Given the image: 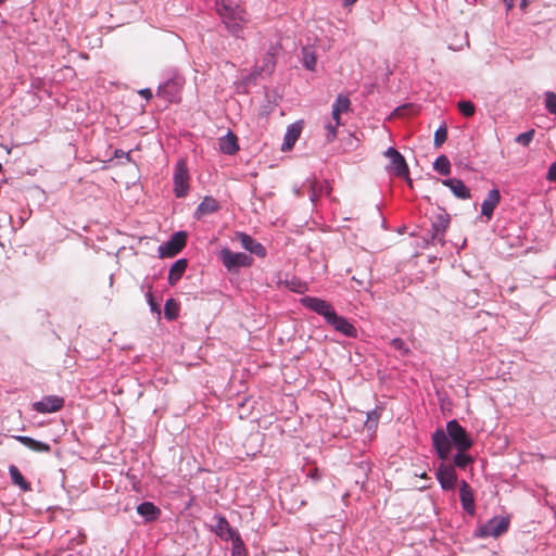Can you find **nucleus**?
<instances>
[{"instance_id": "10", "label": "nucleus", "mask_w": 556, "mask_h": 556, "mask_svg": "<svg viewBox=\"0 0 556 556\" xmlns=\"http://www.w3.org/2000/svg\"><path fill=\"white\" fill-rule=\"evenodd\" d=\"M64 406V399L58 395H49L35 402L33 408L40 414L55 413Z\"/></svg>"}, {"instance_id": "21", "label": "nucleus", "mask_w": 556, "mask_h": 556, "mask_svg": "<svg viewBox=\"0 0 556 556\" xmlns=\"http://www.w3.org/2000/svg\"><path fill=\"white\" fill-rule=\"evenodd\" d=\"M216 533L223 540L235 541V536H240L239 532L231 528L230 523L225 517H219L216 525Z\"/></svg>"}, {"instance_id": "28", "label": "nucleus", "mask_w": 556, "mask_h": 556, "mask_svg": "<svg viewBox=\"0 0 556 556\" xmlns=\"http://www.w3.org/2000/svg\"><path fill=\"white\" fill-rule=\"evenodd\" d=\"M174 89L175 84L173 81H167L159 88L157 96L164 98L167 101H173L175 97Z\"/></svg>"}, {"instance_id": "11", "label": "nucleus", "mask_w": 556, "mask_h": 556, "mask_svg": "<svg viewBox=\"0 0 556 556\" xmlns=\"http://www.w3.org/2000/svg\"><path fill=\"white\" fill-rule=\"evenodd\" d=\"M450 437L442 429H438L432 434L433 446L441 459H446L451 452Z\"/></svg>"}, {"instance_id": "49", "label": "nucleus", "mask_w": 556, "mask_h": 556, "mask_svg": "<svg viewBox=\"0 0 556 556\" xmlns=\"http://www.w3.org/2000/svg\"><path fill=\"white\" fill-rule=\"evenodd\" d=\"M5 0H0V4L3 3Z\"/></svg>"}, {"instance_id": "12", "label": "nucleus", "mask_w": 556, "mask_h": 556, "mask_svg": "<svg viewBox=\"0 0 556 556\" xmlns=\"http://www.w3.org/2000/svg\"><path fill=\"white\" fill-rule=\"evenodd\" d=\"M237 239L239 240L240 244L251 252L252 254H255L260 257L266 256V249L261 244L260 242H256L251 236L244 233V232H237L236 233Z\"/></svg>"}, {"instance_id": "23", "label": "nucleus", "mask_w": 556, "mask_h": 556, "mask_svg": "<svg viewBox=\"0 0 556 556\" xmlns=\"http://www.w3.org/2000/svg\"><path fill=\"white\" fill-rule=\"evenodd\" d=\"M137 513L147 521H154L161 515V509L151 502H143L137 506Z\"/></svg>"}, {"instance_id": "41", "label": "nucleus", "mask_w": 556, "mask_h": 556, "mask_svg": "<svg viewBox=\"0 0 556 556\" xmlns=\"http://www.w3.org/2000/svg\"><path fill=\"white\" fill-rule=\"evenodd\" d=\"M306 285L304 283H301V282H292V287H291V290L294 291V292H298V293H302L306 290Z\"/></svg>"}, {"instance_id": "46", "label": "nucleus", "mask_w": 556, "mask_h": 556, "mask_svg": "<svg viewBox=\"0 0 556 556\" xmlns=\"http://www.w3.org/2000/svg\"><path fill=\"white\" fill-rule=\"evenodd\" d=\"M149 302L151 304L152 309H154L155 308V303L153 302V296H152L151 293H149Z\"/></svg>"}, {"instance_id": "47", "label": "nucleus", "mask_w": 556, "mask_h": 556, "mask_svg": "<svg viewBox=\"0 0 556 556\" xmlns=\"http://www.w3.org/2000/svg\"><path fill=\"white\" fill-rule=\"evenodd\" d=\"M356 0H344L345 5L353 4Z\"/></svg>"}, {"instance_id": "3", "label": "nucleus", "mask_w": 556, "mask_h": 556, "mask_svg": "<svg viewBox=\"0 0 556 556\" xmlns=\"http://www.w3.org/2000/svg\"><path fill=\"white\" fill-rule=\"evenodd\" d=\"M189 170L187 162L184 159L178 160L174 172V192L177 198H184L189 191Z\"/></svg>"}, {"instance_id": "36", "label": "nucleus", "mask_w": 556, "mask_h": 556, "mask_svg": "<svg viewBox=\"0 0 556 556\" xmlns=\"http://www.w3.org/2000/svg\"><path fill=\"white\" fill-rule=\"evenodd\" d=\"M339 125H337V123L332 124V123H328L325 128H326V139H327V142H331L336 139L337 137V128H338Z\"/></svg>"}, {"instance_id": "43", "label": "nucleus", "mask_w": 556, "mask_h": 556, "mask_svg": "<svg viewBox=\"0 0 556 556\" xmlns=\"http://www.w3.org/2000/svg\"><path fill=\"white\" fill-rule=\"evenodd\" d=\"M331 116H332V119L334 121V123H337V125L341 124V114L339 112H337L332 109Z\"/></svg>"}, {"instance_id": "44", "label": "nucleus", "mask_w": 556, "mask_h": 556, "mask_svg": "<svg viewBox=\"0 0 556 556\" xmlns=\"http://www.w3.org/2000/svg\"><path fill=\"white\" fill-rule=\"evenodd\" d=\"M123 156H125L128 161L130 160L129 152H125L123 150L117 149L115 151V157H123Z\"/></svg>"}, {"instance_id": "15", "label": "nucleus", "mask_w": 556, "mask_h": 556, "mask_svg": "<svg viewBox=\"0 0 556 556\" xmlns=\"http://www.w3.org/2000/svg\"><path fill=\"white\" fill-rule=\"evenodd\" d=\"M460 503L465 511L470 515L475 514V497L471 486L466 482L462 481L459 486Z\"/></svg>"}, {"instance_id": "29", "label": "nucleus", "mask_w": 556, "mask_h": 556, "mask_svg": "<svg viewBox=\"0 0 556 556\" xmlns=\"http://www.w3.org/2000/svg\"><path fill=\"white\" fill-rule=\"evenodd\" d=\"M351 101L349 97L339 94L336 102L332 105V109L340 114L345 113L350 110Z\"/></svg>"}, {"instance_id": "26", "label": "nucleus", "mask_w": 556, "mask_h": 556, "mask_svg": "<svg viewBox=\"0 0 556 556\" xmlns=\"http://www.w3.org/2000/svg\"><path fill=\"white\" fill-rule=\"evenodd\" d=\"M433 168L442 175H448L451 173V163L447 156L440 155L433 163Z\"/></svg>"}, {"instance_id": "25", "label": "nucleus", "mask_w": 556, "mask_h": 556, "mask_svg": "<svg viewBox=\"0 0 556 556\" xmlns=\"http://www.w3.org/2000/svg\"><path fill=\"white\" fill-rule=\"evenodd\" d=\"M9 473L14 485H17L24 492L31 490L30 483L25 480L20 469L15 465H11L9 467Z\"/></svg>"}, {"instance_id": "33", "label": "nucleus", "mask_w": 556, "mask_h": 556, "mask_svg": "<svg viewBox=\"0 0 556 556\" xmlns=\"http://www.w3.org/2000/svg\"><path fill=\"white\" fill-rule=\"evenodd\" d=\"M447 139V129L445 126L440 127L434 132L433 143L437 148L441 147Z\"/></svg>"}, {"instance_id": "4", "label": "nucleus", "mask_w": 556, "mask_h": 556, "mask_svg": "<svg viewBox=\"0 0 556 556\" xmlns=\"http://www.w3.org/2000/svg\"><path fill=\"white\" fill-rule=\"evenodd\" d=\"M220 260L228 270L249 267L252 265L253 258L245 253H235L225 248L220 251Z\"/></svg>"}, {"instance_id": "48", "label": "nucleus", "mask_w": 556, "mask_h": 556, "mask_svg": "<svg viewBox=\"0 0 556 556\" xmlns=\"http://www.w3.org/2000/svg\"><path fill=\"white\" fill-rule=\"evenodd\" d=\"M527 5H528V0H522V1H521V7H522V8H526Z\"/></svg>"}, {"instance_id": "39", "label": "nucleus", "mask_w": 556, "mask_h": 556, "mask_svg": "<svg viewBox=\"0 0 556 556\" xmlns=\"http://www.w3.org/2000/svg\"><path fill=\"white\" fill-rule=\"evenodd\" d=\"M306 476L314 481H319L321 479V475L317 467L309 468Z\"/></svg>"}, {"instance_id": "34", "label": "nucleus", "mask_w": 556, "mask_h": 556, "mask_svg": "<svg viewBox=\"0 0 556 556\" xmlns=\"http://www.w3.org/2000/svg\"><path fill=\"white\" fill-rule=\"evenodd\" d=\"M534 134H535L534 129H530L526 132H522L517 136L516 142H518L525 147H528L531 143V141L533 140Z\"/></svg>"}, {"instance_id": "37", "label": "nucleus", "mask_w": 556, "mask_h": 556, "mask_svg": "<svg viewBox=\"0 0 556 556\" xmlns=\"http://www.w3.org/2000/svg\"><path fill=\"white\" fill-rule=\"evenodd\" d=\"M304 66L309 70L314 71L316 65V56L314 53L305 52L303 58Z\"/></svg>"}, {"instance_id": "14", "label": "nucleus", "mask_w": 556, "mask_h": 556, "mask_svg": "<svg viewBox=\"0 0 556 556\" xmlns=\"http://www.w3.org/2000/svg\"><path fill=\"white\" fill-rule=\"evenodd\" d=\"M438 480L444 490H452L455 486L457 476L452 466L441 465L438 470Z\"/></svg>"}, {"instance_id": "27", "label": "nucleus", "mask_w": 556, "mask_h": 556, "mask_svg": "<svg viewBox=\"0 0 556 556\" xmlns=\"http://www.w3.org/2000/svg\"><path fill=\"white\" fill-rule=\"evenodd\" d=\"M178 312H179L178 303L173 299L167 300L165 303V306H164L165 317L168 320H174L177 318Z\"/></svg>"}, {"instance_id": "45", "label": "nucleus", "mask_w": 556, "mask_h": 556, "mask_svg": "<svg viewBox=\"0 0 556 556\" xmlns=\"http://www.w3.org/2000/svg\"><path fill=\"white\" fill-rule=\"evenodd\" d=\"M504 2L506 4L507 9H511L514 5V0H504Z\"/></svg>"}, {"instance_id": "24", "label": "nucleus", "mask_w": 556, "mask_h": 556, "mask_svg": "<svg viewBox=\"0 0 556 556\" xmlns=\"http://www.w3.org/2000/svg\"><path fill=\"white\" fill-rule=\"evenodd\" d=\"M450 224V218L447 215L440 214L437 219L432 223V238L442 242L444 232L447 229Z\"/></svg>"}, {"instance_id": "9", "label": "nucleus", "mask_w": 556, "mask_h": 556, "mask_svg": "<svg viewBox=\"0 0 556 556\" xmlns=\"http://www.w3.org/2000/svg\"><path fill=\"white\" fill-rule=\"evenodd\" d=\"M300 303L304 307L317 313L318 315H321L325 318V320L333 312V307L331 306V304L319 298L304 296L300 300Z\"/></svg>"}, {"instance_id": "5", "label": "nucleus", "mask_w": 556, "mask_h": 556, "mask_svg": "<svg viewBox=\"0 0 556 556\" xmlns=\"http://www.w3.org/2000/svg\"><path fill=\"white\" fill-rule=\"evenodd\" d=\"M186 243L187 233L185 231H178L174 233L164 245H161L159 251L162 256L173 257L186 247Z\"/></svg>"}, {"instance_id": "16", "label": "nucleus", "mask_w": 556, "mask_h": 556, "mask_svg": "<svg viewBox=\"0 0 556 556\" xmlns=\"http://www.w3.org/2000/svg\"><path fill=\"white\" fill-rule=\"evenodd\" d=\"M219 210H220V205L217 202V200L214 199L213 197L206 195L203 198V200L199 204V206L195 211V217L198 219H200V218H202L206 215L213 214Z\"/></svg>"}, {"instance_id": "30", "label": "nucleus", "mask_w": 556, "mask_h": 556, "mask_svg": "<svg viewBox=\"0 0 556 556\" xmlns=\"http://www.w3.org/2000/svg\"><path fill=\"white\" fill-rule=\"evenodd\" d=\"M248 552L241 536H235L232 541L231 556H247Z\"/></svg>"}, {"instance_id": "31", "label": "nucleus", "mask_w": 556, "mask_h": 556, "mask_svg": "<svg viewBox=\"0 0 556 556\" xmlns=\"http://www.w3.org/2000/svg\"><path fill=\"white\" fill-rule=\"evenodd\" d=\"M457 106L459 112L466 117L472 116L476 112L475 104L471 101H459Z\"/></svg>"}, {"instance_id": "1", "label": "nucleus", "mask_w": 556, "mask_h": 556, "mask_svg": "<svg viewBox=\"0 0 556 556\" xmlns=\"http://www.w3.org/2000/svg\"><path fill=\"white\" fill-rule=\"evenodd\" d=\"M217 13L224 24L235 36H239L243 25L248 22V14L243 8L231 1L223 0L217 3Z\"/></svg>"}, {"instance_id": "13", "label": "nucleus", "mask_w": 556, "mask_h": 556, "mask_svg": "<svg viewBox=\"0 0 556 556\" xmlns=\"http://www.w3.org/2000/svg\"><path fill=\"white\" fill-rule=\"evenodd\" d=\"M501 193L498 189H492L489 191L486 198L481 204V214L488 219H491L495 207L500 204Z\"/></svg>"}, {"instance_id": "8", "label": "nucleus", "mask_w": 556, "mask_h": 556, "mask_svg": "<svg viewBox=\"0 0 556 556\" xmlns=\"http://www.w3.org/2000/svg\"><path fill=\"white\" fill-rule=\"evenodd\" d=\"M384 155L390 159L392 169L394 170L395 175L399 177L406 178L409 184H412V180L409 179V169L406 164V161L404 156L394 148H389Z\"/></svg>"}, {"instance_id": "42", "label": "nucleus", "mask_w": 556, "mask_h": 556, "mask_svg": "<svg viewBox=\"0 0 556 556\" xmlns=\"http://www.w3.org/2000/svg\"><path fill=\"white\" fill-rule=\"evenodd\" d=\"M139 94L143 97L146 100H150L153 96L150 88L139 90Z\"/></svg>"}, {"instance_id": "18", "label": "nucleus", "mask_w": 556, "mask_h": 556, "mask_svg": "<svg viewBox=\"0 0 556 556\" xmlns=\"http://www.w3.org/2000/svg\"><path fill=\"white\" fill-rule=\"evenodd\" d=\"M442 184L451 189L455 197L467 200L470 198V191L466 185L456 178L445 179Z\"/></svg>"}, {"instance_id": "6", "label": "nucleus", "mask_w": 556, "mask_h": 556, "mask_svg": "<svg viewBox=\"0 0 556 556\" xmlns=\"http://www.w3.org/2000/svg\"><path fill=\"white\" fill-rule=\"evenodd\" d=\"M509 520L505 517H494L490 519L485 525H483L480 529V536L488 538L493 536L497 538L501 534L505 533L508 529Z\"/></svg>"}, {"instance_id": "7", "label": "nucleus", "mask_w": 556, "mask_h": 556, "mask_svg": "<svg viewBox=\"0 0 556 556\" xmlns=\"http://www.w3.org/2000/svg\"><path fill=\"white\" fill-rule=\"evenodd\" d=\"M327 324H329L333 329L345 337L349 338H356L357 337V330L356 328L343 316H340L333 312L329 315V317L326 319Z\"/></svg>"}, {"instance_id": "2", "label": "nucleus", "mask_w": 556, "mask_h": 556, "mask_svg": "<svg viewBox=\"0 0 556 556\" xmlns=\"http://www.w3.org/2000/svg\"><path fill=\"white\" fill-rule=\"evenodd\" d=\"M446 432L459 452H466L471 448L473 442L466 429L457 420H451L446 424Z\"/></svg>"}, {"instance_id": "32", "label": "nucleus", "mask_w": 556, "mask_h": 556, "mask_svg": "<svg viewBox=\"0 0 556 556\" xmlns=\"http://www.w3.org/2000/svg\"><path fill=\"white\" fill-rule=\"evenodd\" d=\"M470 463H472V458L465 454V452H459L454 457L455 466L459 468H466Z\"/></svg>"}, {"instance_id": "19", "label": "nucleus", "mask_w": 556, "mask_h": 556, "mask_svg": "<svg viewBox=\"0 0 556 556\" xmlns=\"http://www.w3.org/2000/svg\"><path fill=\"white\" fill-rule=\"evenodd\" d=\"M219 150L228 155H232L239 151L237 136L229 131L226 136L219 139Z\"/></svg>"}, {"instance_id": "17", "label": "nucleus", "mask_w": 556, "mask_h": 556, "mask_svg": "<svg viewBox=\"0 0 556 556\" xmlns=\"http://www.w3.org/2000/svg\"><path fill=\"white\" fill-rule=\"evenodd\" d=\"M14 439L22 443L24 446L37 453H49L51 451V446L48 443L37 441L30 437L15 435Z\"/></svg>"}, {"instance_id": "20", "label": "nucleus", "mask_w": 556, "mask_h": 556, "mask_svg": "<svg viewBox=\"0 0 556 556\" xmlns=\"http://www.w3.org/2000/svg\"><path fill=\"white\" fill-rule=\"evenodd\" d=\"M302 127L300 124H291L286 131L282 151H290L301 135Z\"/></svg>"}, {"instance_id": "35", "label": "nucleus", "mask_w": 556, "mask_h": 556, "mask_svg": "<svg viewBox=\"0 0 556 556\" xmlns=\"http://www.w3.org/2000/svg\"><path fill=\"white\" fill-rule=\"evenodd\" d=\"M545 106L551 114H556V94L554 92H546Z\"/></svg>"}, {"instance_id": "40", "label": "nucleus", "mask_w": 556, "mask_h": 556, "mask_svg": "<svg viewBox=\"0 0 556 556\" xmlns=\"http://www.w3.org/2000/svg\"><path fill=\"white\" fill-rule=\"evenodd\" d=\"M548 181H556V162L552 163L546 174Z\"/></svg>"}, {"instance_id": "38", "label": "nucleus", "mask_w": 556, "mask_h": 556, "mask_svg": "<svg viewBox=\"0 0 556 556\" xmlns=\"http://www.w3.org/2000/svg\"><path fill=\"white\" fill-rule=\"evenodd\" d=\"M391 345L395 350H399V351L403 352V354H407L409 352V350L406 348L405 342L402 339H400V338L392 339L391 340Z\"/></svg>"}, {"instance_id": "22", "label": "nucleus", "mask_w": 556, "mask_h": 556, "mask_svg": "<svg viewBox=\"0 0 556 556\" xmlns=\"http://www.w3.org/2000/svg\"><path fill=\"white\" fill-rule=\"evenodd\" d=\"M188 266V262L186 258L177 260L170 267L169 274H168V283L170 286H175L180 278L182 277L184 273L186 271Z\"/></svg>"}]
</instances>
